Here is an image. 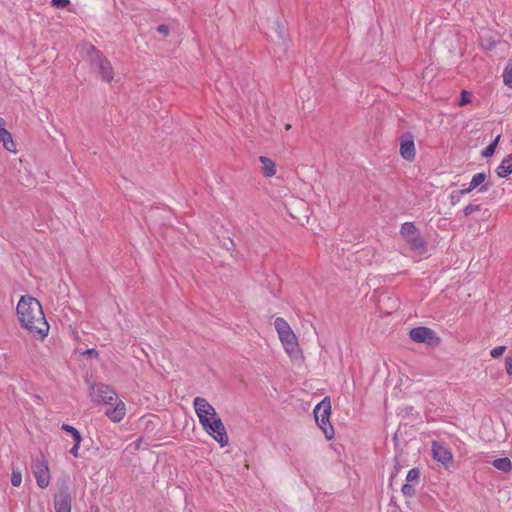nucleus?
I'll return each mask as SVG.
<instances>
[{"label": "nucleus", "instance_id": "f257e3e1", "mask_svg": "<svg viewBox=\"0 0 512 512\" xmlns=\"http://www.w3.org/2000/svg\"><path fill=\"white\" fill-rule=\"evenodd\" d=\"M16 316L21 328L33 338L44 341L50 331L41 303L33 296L23 295L16 306Z\"/></svg>", "mask_w": 512, "mask_h": 512}, {"label": "nucleus", "instance_id": "f03ea898", "mask_svg": "<svg viewBox=\"0 0 512 512\" xmlns=\"http://www.w3.org/2000/svg\"><path fill=\"white\" fill-rule=\"evenodd\" d=\"M274 327L277 331L279 340L292 360H299L302 358V352L300 350L298 339L289 323L282 317H277L274 321Z\"/></svg>", "mask_w": 512, "mask_h": 512}, {"label": "nucleus", "instance_id": "7ed1b4c3", "mask_svg": "<svg viewBox=\"0 0 512 512\" xmlns=\"http://www.w3.org/2000/svg\"><path fill=\"white\" fill-rule=\"evenodd\" d=\"M92 64L96 67L102 81L110 83L114 79V69L110 60L95 47H92Z\"/></svg>", "mask_w": 512, "mask_h": 512}, {"label": "nucleus", "instance_id": "20e7f679", "mask_svg": "<svg viewBox=\"0 0 512 512\" xmlns=\"http://www.w3.org/2000/svg\"><path fill=\"white\" fill-rule=\"evenodd\" d=\"M193 407L202 427L219 417L215 408L203 397H196Z\"/></svg>", "mask_w": 512, "mask_h": 512}, {"label": "nucleus", "instance_id": "39448f33", "mask_svg": "<svg viewBox=\"0 0 512 512\" xmlns=\"http://www.w3.org/2000/svg\"><path fill=\"white\" fill-rule=\"evenodd\" d=\"M203 430L212 437L221 447L228 445L229 437L226 428L220 417L214 419L212 422L205 424Z\"/></svg>", "mask_w": 512, "mask_h": 512}, {"label": "nucleus", "instance_id": "423d86ee", "mask_svg": "<svg viewBox=\"0 0 512 512\" xmlns=\"http://www.w3.org/2000/svg\"><path fill=\"white\" fill-rule=\"evenodd\" d=\"M409 336L414 342L424 343L430 346H437L441 342V339L437 336L436 332L425 326L411 329Z\"/></svg>", "mask_w": 512, "mask_h": 512}, {"label": "nucleus", "instance_id": "0eeeda50", "mask_svg": "<svg viewBox=\"0 0 512 512\" xmlns=\"http://www.w3.org/2000/svg\"><path fill=\"white\" fill-rule=\"evenodd\" d=\"M90 396L93 402L113 405L117 401L116 392L106 384L94 385L90 389Z\"/></svg>", "mask_w": 512, "mask_h": 512}, {"label": "nucleus", "instance_id": "6e6552de", "mask_svg": "<svg viewBox=\"0 0 512 512\" xmlns=\"http://www.w3.org/2000/svg\"><path fill=\"white\" fill-rule=\"evenodd\" d=\"M33 474L36 478L37 485L41 489H45L50 484V470L48 462L44 457L37 459L33 464Z\"/></svg>", "mask_w": 512, "mask_h": 512}, {"label": "nucleus", "instance_id": "1a4fd4ad", "mask_svg": "<svg viewBox=\"0 0 512 512\" xmlns=\"http://www.w3.org/2000/svg\"><path fill=\"white\" fill-rule=\"evenodd\" d=\"M400 155L407 161H412L415 158L414 136L410 132L403 133L400 136Z\"/></svg>", "mask_w": 512, "mask_h": 512}, {"label": "nucleus", "instance_id": "9d476101", "mask_svg": "<svg viewBox=\"0 0 512 512\" xmlns=\"http://www.w3.org/2000/svg\"><path fill=\"white\" fill-rule=\"evenodd\" d=\"M55 512H71L72 497L67 490L60 491L54 497Z\"/></svg>", "mask_w": 512, "mask_h": 512}, {"label": "nucleus", "instance_id": "9b49d317", "mask_svg": "<svg viewBox=\"0 0 512 512\" xmlns=\"http://www.w3.org/2000/svg\"><path fill=\"white\" fill-rule=\"evenodd\" d=\"M432 456L443 465H448L453 458L452 453L445 446L437 442L432 444Z\"/></svg>", "mask_w": 512, "mask_h": 512}, {"label": "nucleus", "instance_id": "f8f14e48", "mask_svg": "<svg viewBox=\"0 0 512 512\" xmlns=\"http://www.w3.org/2000/svg\"><path fill=\"white\" fill-rule=\"evenodd\" d=\"M114 407L108 408L105 412L106 416L112 422H120L126 415V405L123 401L117 398L113 403Z\"/></svg>", "mask_w": 512, "mask_h": 512}, {"label": "nucleus", "instance_id": "ddd939ff", "mask_svg": "<svg viewBox=\"0 0 512 512\" xmlns=\"http://www.w3.org/2000/svg\"><path fill=\"white\" fill-rule=\"evenodd\" d=\"M487 179V174L484 172L475 174L471 181H470V189H476L478 188V192L484 193L487 192L491 185L488 183H485Z\"/></svg>", "mask_w": 512, "mask_h": 512}, {"label": "nucleus", "instance_id": "4468645a", "mask_svg": "<svg viewBox=\"0 0 512 512\" xmlns=\"http://www.w3.org/2000/svg\"><path fill=\"white\" fill-rule=\"evenodd\" d=\"M259 161L261 163V173L268 178L276 175L277 169L275 162L266 156H260Z\"/></svg>", "mask_w": 512, "mask_h": 512}, {"label": "nucleus", "instance_id": "2eb2a0df", "mask_svg": "<svg viewBox=\"0 0 512 512\" xmlns=\"http://www.w3.org/2000/svg\"><path fill=\"white\" fill-rule=\"evenodd\" d=\"M0 142L7 151L13 153L16 152V145L13 141L12 135L4 126H0Z\"/></svg>", "mask_w": 512, "mask_h": 512}, {"label": "nucleus", "instance_id": "dca6fc26", "mask_svg": "<svg viewBox=\"0 0 512 512\" xmlns=\"http://www.w3.org/2000/svg\"><path fill=\"white\" fill-rule=\"evenodd\" d=\"M496 173L500 178H506L512 173V155L506 156L497 167Z\"/></svg>", "mask_w": 512, "mask_h": 512}, {"label": "nucleus", "instance_id": "f3484780", "mask_svg": "<svg viewBox=\"0 0 512 512\" xmlns=\"http://www.w3.org/2000/svg\"><path fill=\"white\" fill-rule=\"evenodd\" d=\"M406 241L409 243L412 250L418 251L420 253L426 250V242L420 236L419 232Z\"/></svg>", "mask_w": 512, "mask_h": 512}, {"label": "nucleus", "instance_id": "a211bd4d", "mask_svg": "<svg viewBox=\"0 0 512 512\" xmlns=\"http://www.w3.org/2000/svg\"><path fill=\"white\" fill-rule=\"evenodd\" d=\"M419 232L418 228L414 225L413 222H405L401 225L400 234L405 239L408 240L415 234Z\"/></svg>", "mask_w": 512, "mask_h": 512}, {"label": "nucleus", "instance_id": "6ab92c4d", "mask_svg": "<svg viewBox=\"0 0 512 512\" xmlns=\"http://www.w3.org/2000/svg\"><path fill=\"white\" fill-rule=\"evenodd\" d=\"M492 465L496 469L505 473L509 472L512 469V463L508 457L497 458L492 462Z\"/></svg>", "mask_w": 512, "mask_h": 512}, {"label": "nucleus", "instance_id": "aec40b11", "mask_svg": "<svg viewBox=\"0 0 512 512\" xmlns=\"http://www.w3.org/2000/svg\"><path fill=\"white\" fill-rule=\"evenodd\" d=\"M322 433L324 434L325 438L328 441H331L335 437V431L334 428L330 422V418L327 420H324V423H322Z\"/></svg>", "mask_w": 512, "mask_h": 512}, {"label": "nucleus", "instance_id": "412c9836", "mask_svg": "<svg viewBox=\"0 0 512 512\" xmlns=\"http://www.w3.org/2000/svg\"><path fill=\"white\" fill-rule=\"evenodd\" d=\"M322 409V423H324V420L328 421L331 415V401L329 396L322 398Z\"/></svg>", "mask_w": 512, "mask_h": 512}, {"label": "nucleus", "instance_id": "4be33fe9", "mask_svg": "<svg viewBox=\"0 0 512 512\" xmlns=\"http://www.w3.org/2000/svg\"><path fill=\"white\" fill-rule=\"evenodd\" d=\"M329 449H330V451H331V452H332V454H333V455H332V457H333L335 460H337V461H339V462H340V461H341V454H342V452H343V450H344L343 445H342V444H340V443H337V442H335V443H330V444H329Z\"/></svg>", "mask_w": 512, "mask_h": 512}, {"label": "nucleus", "instance_id": "5701e85b", "mask_svg": "<svg viewBox=\"0 0 512 512\" xmlns=\"http://www.w3.org/2000/svg\"><path fill=\"white\" fill-rule=\"evenodd\" d=\"M502 76L504 84L509 88H512V62L508 63Z\"/></svg>", "mask_w": 512, "mask_h": 512}, {"label": "nucleus", "instance_id": "b1692460", "mask_svg": "<svg viewBox=\"0 0 512 512\" xmlns=\"http://www.w3.org/2000/svg\"><path fill=\"white\" fill-rule=\"evenodd\" d=\"M499 139H500V135H498V136L496 137V139H495L492 143H490V144H489V145H488V146H487V147H486V148L481 152V155H482L483 157H486V158H487V157H491V156L494 154V152H495V149H496V147H497V145H498Z\"/></svg>", "mask_w": 512, "mask_h": 512}, {"label": "nucleus", "instance_id": "393cba45", "mask_svg": "<svg viewBox=\"0 0 512 512\" xmlns=\"http://www.w3.org/2000/svg\"><path fill=\"white\" fill-rule=\"evenodd\" d=\"M11 484L14 487H19L22 484V473L19 469L12 470Z\"/></svg>", "mask_w": 512, "mask_h": 512}, {"label": "nucleus", "instance_id": "a878e982", "mask_svg": "<svg viewBox=\"0 0 512 512\" xmlns=\"http://www.w3.org/2000/svg\"><path fill=\"white\" fill-rule=\"evenodd\" d=\"M62 429L65 432H67V433L72 435V437L74 439V442H78V438H81V435H80L79 431L76 428H74L73 426H70L68 424H63L62 425Z\"/></svg>", "mask_w": 512, "mask_h": 512}, {"label": "nucleus", "instance_id": "bb28decb", "mask_svg": "<svg viewBox=\"0 0 512 512\" xmlns=\"http://www.w3.org/2000/svg\"><path fill=\"white\" fill-rule=\"evenodd\" d=\"M419 476H420L419 469L418 468H413V469L408 471L407 476H406V481L407 482H413L415 480H418Z\"/></svg>", "mask_w": 512, "mask_h": 512}, {"label": "nucleus", "instance_id": "cd10ccee", "mask_svg": "<svg viewBox=\"0 0 512 512\" xmlns=\"http://www.w3.org/2000/svg\"><path fill=\"white\" fill-rule=\"evenodd\" d=\"M480 209H481L480 205L470 203V204H468V205L464 208V210H463V214H464L465 216H469V215H471V214H472V213H474V212L480 211Z\"/></svg>", "mask_w": 512, "mask_h": 512}, {"label": "nucleus", "instance_id": "c85d7f7f", "mask_svg": "<svg viewBox=\"0 0 512 512\" xmlns=\"http://www.w3.org/2000/svg\"><path fill=\"white\" fill-rule=\"evenodd\" d=\"M403 495L411 497L415 494V488L412 484L405 483L401 489Z\"/></svg>", "mask_w": 512, "mask_h": 512}, {"label": "nucleus", "instance_id": "c756f323", "mask_svg": "<svg viewBox=\"0 0 512 512\" xmlns=\"http://www.w3.org/2000/svg\"><path fill=\"white\" fill-rule=\"evenodd\" d=\"M471 102V95L468 91L463 90L459 101L460 106L467 105Z\"/></svg>", "mask_w": 512, "mask_h": 512}, {"label": "nucleus", "instance_id": "7c9ffc66", "mask_svg": "<svg viewBox=\"0 0 512 512\" xmlns=\"http://www.w3.org/2000/svg\"><path fill=\"white\" fill-rule=\"evenodd\" d=\"M505 350L506 346H497L490 351V356L492 358H498L505 352Z\"/></svg>", "mask_w": 512, "mask_h": 512}, {"label": "nucleus", "instance_id": "2f4dec72", "mask_svg": "<svg viewBox=\"0 0 512 512\" xmlns=\"http://www.w3.org/2000/svg\"><path fill=\"white\" fill-rule=\"evenodd\" d=\"M51 4L56 8H65L70 4V0H51Z\"/></svg>", "mask_w": 512, "mask_h": 512}, {"label": "nucleus", "instance_id": "473e14b6", "mask_svg": "<svg viewBox=\"0 0 512 512\" xmlns=\"http://www.w3.org/2000/svg\"><path fill=\"white\" fill-rule=\"evenodd\" d=\"M81 441H82V437H81V438H78V442H75V443H74V446H73V447L71 448V450H70V453H71L74 457H78V456H79V449H80Z\"/></svg>", "mask_w": 512, "mask_h": 512}, {"label": "nucleus", "instance_id": "72a5a7b5", "mask_svg": "<svg viewBox=\"0 0 512 512\" xmlns=\"http://www.w3.org/2000/svg\"><path fill=\"white\" fill-rule=\"evenodd\" d=\"M505 369L509 376H512V357L505 358Z\"/></svg>", "mask_w": 512, "mask_h": 512}, {"label": "nucleus", "instance_id": "f704fd0d", "mask_svg": "<svg viewBox=\"0 0 512 512\" xmlns=\"http://www.w3.org/2000/svg\"><path fill=\"white\" fill-rule=\"evenodd\" d=\"M460 197L461 195L459 194L458 191L453 192L450 196L451 204L456 205L460 201Z\"/></svg>", "mask_w": 512, "mask_h": 512}, {"label": "nucleus", "instance_id": "c9c22d12", "mask_svg": "<svg viewBox=\"0 0 512 512\" xmlns=\"http://www.w3.org/2000/svg\"><path fill=\"white\" fill-rule=\"evenodd\" d=\"M157 30H158L159 33H161L163 35H168L169 34V28L166 25H159Z\"/></svg>", "mask_w": 512, "mask_h": 512}, {"label": "nucleus", "instance_id": "e433bc0d", "mask_svg": "<svg viewBox=\"0 0 512 512\" xmlns=\"http://www.w3.org/2000/svg\"><path fill=\"white\" fill-rule=\"evenodd\" d=\"M320 411V403H318L315 407H314V418H315V421L317 423V425H319V417H318V412Z\"/></svg>", "mask_w": 512, "mask_h": 512}, {"label": "nucleus", "instance_id": "4c0bfd02", "mask_svg": "<svg viewBox=\"0 0 512 512\" xmlns=\"http://www.w3.org/2000/svg\"><path fill=\"white\" fill-rule=\"evenodd\" d=\"M473 190H474V189H470V185H469L467 188L461 189V190H459L458 192H459V194H460L461 196H463V195L469 194V193H470L471 191H473Z\"/></svg>", "mask_w": 512, "mask_h": 512}, {"label": "nucleus", "instance_id": "58836bf2", "mask_svg": "<svg viewBox=\"0 0 512 512\" xmlns=\"http://www.w3.org/2000/svg\"><path fill=\"white\" fill-rule=\"evenodd\" d=\"M5 125V121L3 118L0 117V126H4Z\"/></svg>", "mask_w": 512, "mask_h": 512}]
</instances>
